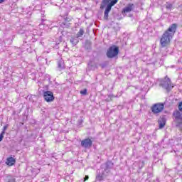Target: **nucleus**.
Returning <instances> with one entry per match:
<instances>
[{
	"label": "nucleus",
	"mask_w": 182,
	"mask_h": 182,
	"mask_svg": "<svg viewBox=\"0 0 182 182\" xmlns=\"http://www.w3.org/2000/svg\"><path fill=\"white\" fill-rule=\"evenodd\" d=\"M159 86H161V87H162L163 89H165V90H166L168 93V92L171 91V89H173V87H174V86L171 85V80L167 77H165L164 80H161L160 81Z\"/></svg>",
	"instance_id": "nucleus-4"
},
{
	"label": "nucleus",
	"mask_w": 182,
	"mask_h": 182,
	"mask_svg": "<svg viewBox=\"0 0 182 182\" xmlns=\"http://www.w3.org/2000/svg\"><path fill=\"white\" fill-rule=\"evenodd\" d=\"M151 110L153 114H159V113H161L164 110V104L162 102L154 104L151 107Z\"/></svg>",
	"instance_id": "nucleus-5"
},
{
	"label": "nucleus",
	"mask_w": 182,
	"mask_h": 182,
	"mask_svg": "<svg viewBox=\"0 0 182 182\" xmlns=\"http://www.w3.org/2000/svg\"><path fill=\"white\" fill-rule=\"evenodd\" d=\"M8 182H15V178L12 176H8Z\"/></svg>",
	"instance_id": "nucleus-21"
},
{
	"label": "nucleus",
	"mask_w": 182,
	"mask_h": 182,
	"mask_svg": "<svg viewBox=\"0 0 182 182\" xmlns=\"http://www.w3.org/2000/svg\"><path fill=\"white\" fill-rule=\"evenodd\" d=\"M113 162L111 161H107L106 163L101 165L100 168L107 174V173H110V170L111 168H113Z\"/></svg>",
	"instance_id": "nucleus-6"
},
{
	"label": "nucleus",
	"mask_w": 182,
	"mask_h": 182,
	"mask_svg": "<svg viewBox=\"0 0 182 182\" xmlns=\"http://www.w3.org/2000/svg\"><path fill=\"white\" fill-rule=\"evenodd\" d=\"M119 47L117 46H110L107 50L106 55L108 59H113V58H117L119 55Z\"/></svg>",
	"instance_id": "nucleus-3"
},
{
	"label": "nucleus",
	"mask_w": 182,
	"mask_h": 182,
	"mask_svg": "<svg viewBox=\"0 0 182 182\" xmlns=\"http://www.w3.org/2000/svg\"><path fill=\"white\" fill-rule=\"evenodd\" d=\"M87 180H89V176H85L84 178V181H87Z\"/></svg>",
	"instance_id": "nucleus-27"
},
{
	"label": "nucleus",
	"mask_w": 182,
	"mask_h": 182,
	"mask_svg": "<svg viewBox=\"0 0 182 182\" xmlns=\"http://www.w3.org/2000/svg\"><path fill=\"white\" fill-rule=\"evenodd\" d=\"M87 93V90H86V89H84L80 91V95H82L83 96L86 95Z\"/></svg>",
	"instance_id": "nucleus-20"
},
{
	"label": "nucleus",
	"mask_w": 182,
	"mask_h": 182,
	"mask_svg": "<svg viewBox=\"0 0 182 182\" xmlns=\"http://www.w3.org/2000/svg\"><path fill=\"white\" fill-rule=\"evenodd\" d=\"M166 9H171L173 8V4H168L166 6Z\"/></svg>",
	"instance_id": "nucleus-25"
},
{
	"label": "nucleus",
	"mask_w": 182,
	"mask_h": 182,
	"mask_svg": "<svg viewBox=\"0 0 182 182\" xmlns=\"http://www.w3.org/2000/svg\"><path fill=\"white\" fill-rule=\"evenodd\" d=\"M139 170H141L144 167V161H140L139 164Z\"/></svg>",
	"instance_id": "nucleus-19"
},
{
	"label": "nucleus",
	"mask_w": 182,
	"mask_h": 182,
	"mask_svg": "<svg viewBox=\"0 0 182 182\" xmlns=\"http://www.w3.org/2000/svg\"><path fill=\"white\" fill-rule=\"evenodd\" d=\"M173 116L175 117V120L177 122H181L182 121V114L180 112V111H176L173 112Z\"/></svg>",
	"instance_id": "nucleus-13"
},
{
	"label": "nucleus",
	"mask_w": 182,
	"mask_h": 182,
	"mask_svg": "<svg viewBox=\"0 0 182 182\" xmlns=\"http://www.w3.org/2000/svg\"><path fill=\"white\" fill-rule=\"evenodd\" d=\"M113 98V95H109L105 97V102H112V99Z\"/></svg>",
	"instance_id": "nucleus-18"
},
{
	"label": "nucleus",
	"mask_w": 182,
	"mask_h": 182,
	"mask_svg": "<svg viewBox=\"0 0 182 182\" xmlns=\"http://www.w3.org/2000/svg\"><path fill=\"white\" fill-rule=\"evenodd\" d=\"M43 98L48 103L55 100V97L53 96V92H52V91H45L43 92Z\"/></svg>",
	"instance_id": "nucleus-7"
},
{
	"label": "nucleus",
	"mask_w": 182,
	"mask_h": 182,
	"mask_svg": "<svg viewBox=\"0 0 182 182\" xmlns=\"http://www.w3.org/2000/svg\"><path fill=\"white\" fill-rule=\"evenodd\" d=\"M178 109L179 112H182V102L178 104Z\"/></svg>",
	"instance_id": "nucleus-24"
},
{
	"label": "nucleus",
	"mask_w": 182,
	"mask_h": 182,
	"mask_svg": "<svg viewBox=\"0 0 182 182\" xmlns=\"http://www.w3.org/2000/svg\"><path fill=\"white\" fill-rule=\"evenodd\" d=\"M117 2H119V0H102V6H101V8L103 9V8L106 6L104 13V19H105V21L109 19V13L112 11V6H114Z\"/></svg>",
	"instance_id": "nucleus-2"
},
{
	"label": "nucleus",
	"mask_w": 182,
	"mask_h": 182,
	"mask_svg": "<svg viewBox=\"0 0 182 182\" xmlns=\"http://www.w3.org/2000/svg\"><path fill=\"white\" fill-rule=\"evenodd\" d=\"M151 177H153V173H148V178H151Z\"/></svg>",
	"instance_id": "nucleus-26"
},
{
	"label": "nucleus",
	"mask_w": 182,
	"mask_h": 182,
	"mask_svg": "<svg viewBox=\"0 0 182 182\" xmlns=\"http://www.w3.org/2000/svg\"><path fill=\"white\" fill-rule=\"evenodd\" d=\"M166 122H167V119H166V116L161 117L158 120V123L159 124V129L164 128V126H166Z\"/></svg>",
	"instance_id": "nucleus-11"
},
{
	"label": "nucleus",
	"mask_w": 182,
	"mask_h": 182,
	"mask_svg": "<svg viewBox=\"0 0 182 182\" xmlns=\"http://www.w3.org/2000/svg\"><path fill=\"white\" fill-rule=\"evenodd\" d=\"M5 2V0H0V4Z\"/></svg>",
	"instance_id": "nucleus-31"
},
{
	"label": "nucleus",
	"mask_w": 182,
	"mask_h": 182,
	"mask_svg": "<svg viewBox=\"0 0 182 182\" xmlns=\"http://www.w3.org/2000/svg\"><path fill=\"white\" fill-rule=\"evenodd\" d=\"M8 129V126H4V129H3V132H5V130H6Z\"/></svg>",
	"instance_id": "nucleus-28"
},
{
	"label": "nucleus",
	"mask_w": 182,
	"mask_h": 182,
	"mask_svg": "<svg viewBox=\"0 0 182 182\" xmlns=\"http://www.w3.org/2000/svg\"><path fill=\"white\" fill-rule=\"evenodd\" d=\"M81 146L85 149H88V147L92 146V140L90 139H85L81 141Z\"/></svg>",
	"instance_id": "nucleus-9"
},
{
	"label": "nucleus",
	"mask_w": 182,
	"mask_h": 182,
	"mask_svg": "<svg viewBox=\"0 0 182 182\" xmlns=\"http://www.w3.org/2000/svg\"><path fill=\"white\" fill-rule=\"evenodd\" d=\"M84 48L88 52H90V50H92V43L90 42V41H85V43L84 45Z\"/></svg>",
	"instance_id": "nucleus-14"
},
{
	"label": "nucleus",
	"mask_w": 182,
	"mask_h": 182,
	"mask_svg": "<svg viewBox=\"0 0 182 182\" xmlns=\"http://www.w3.org/2000/svg\"><path fill=\"white\" fill-rule=\"evenodd\" d=\"M4 135H5V131H2V132L0 134V141H2V139H4Z\"/></svg>",
	"instance_id": "nucleus-23"
},
{
	"label": "nucleus",
	"mask_w": 182,
	"mask_h": 182,
	"mask_svg": "<svg viewBox=\"0 0 182 182\" xmlns=\"http://www.w3.org/2000/svg\"><path fill=\"white\" fill-rule=\"evenodd\" d=\"M70 43H72V45H73L74 46L77 45V43H79V37H75V38H72L70 40Z\"/></svg>",
	"instance_id": "nucleus-16"
},
{
	"label": "nucleus",
	"mask_w": 182,
	"mask_h": 182,
	"mask_svg": "<svg viewBox=\"0 0 182 182\" xmlns=\"http://www.w3.org/2000/svg\"><path fill=\"white\" fill-rule=\"evenodd\" d=\"M107 63H103L100 64V66H101L102 69H105V68H107Z\"/></svg>",
	"instance_id": "nucleus-22"
},
{
	"label": "nucleus",
	"mask_w": 182,
	"mask_h": 182,
	"mask_svg": "<svg viewBox=\"0 0 182 182\" xmlns=\"http://www.w3.org/2000/svg\"><path fill=\"white\" fill-rule=\"evenodd\" d=\"M6 164L7 166H14L15 164V159L9 157L6 159Z\"/></svg>",
	"instance_id": "nucleus-15"
},
{
	"label": "nucleus",
	"mask_w": 182,
	"mask_h": 182,
	"mask_svg": "<svg viewBox=\"0 0 182 182\" xmlns=\"http://www.w3.org/2000/svg\"><path fill=\"white\" fill-rule=\"evenodd\" d=\"M134 9V4H129L125 8L122 10V14H129V12H132V10Z\"/></svg>",
	"instance_id": "nucleus-10"
},
{
	"label": "nucleus",
	"mask_w": 182,
	"mask_h": 182,
	"mask_svg": "<svg viewBox=\"0 0 182 182\" xmlns=\"http://www.w3.org/2000/svg\"><path fill=\"white\" fill-rule=\"evenodd\" d=\"M88 67H89V68H92V63H88Z\"/></svg>",
	"instance_id": "nucleus-29"
},
{
	"label": "nucleus",
	"mask_w": 182,
	"mask_h": 182,
	"mask_svg": "<svg viewBox=\"0 0 182 182\" xmlns=\"http://www.w3.org/2000/svg\"><path fill=\"white\" fill-rule=\"evenodd\" d=\"M106 172L103 169L100 168L97 171L96 180L97 181H103L106 177Z\"/></svg>",
	"instance_id": "nucleus-8"
},
{
	"label": "nucleus",
	"mask_w": 182,
	"mask_h": 182,
	"mask_svg": "<svg viewBox=\"0 0 182 182\" xmlns=\"http://www.w3.org/2000/svg\"><path fill=\"white\" fill-rule=\"evenodd\" d=\"M84 35H85V30L83 29V28H81L80 31L77 32L76 36L77 38H82Z\"/></svg>",
	"instance_id": "nucleus-17"
},
{
	"label": "nucleus",
	"mask_w": 182,
	"mask_h": 182,
	"mask_svg": "<svg viewBox=\"0 0 182 182\" xmlns=\"http://www.w3.org/2000/svg\"><path fill=\"white\" fill-rule=\"evenodd\" d=\"M178 26L177 23H173L163 33L160 40L161 48H166L170 45V42H171V39H173L174 33L177 31Z\"/></svg>",
	"instance_id": "nucleus-1"
},
{
	"label": "nucleus",
	"mask_w": 182,
	"mask_h": 182,
	"mask_svg": "<svg viewBox=\"0 0 182 182\" xmlns=\"http://www.w3.org/2000/svg\"><path fill=\"white\" fill-rule=\"evenodd\" d=\"M118 109H123V106L119 105V106H118Z\"/></svg>",
	"instance_id": "nucleus-30"
},
{
	"label": "nucleus",
	"mask_w": 182,
	"mask_h": 182,
	"mask_svg": "<svg viewBox=\"0 0 182 182\" xmlns=\"http://www.w3.org/2000/svg\"><path fill=\"white\" fill-rule=\"evenodd\" d=\"M58 65V70L60 72L61 70H63L65 69V62L63 60L60 59L57 63Z\"/></svg>",
	"instance_id": "nucleus-12"
}]
</instances>
